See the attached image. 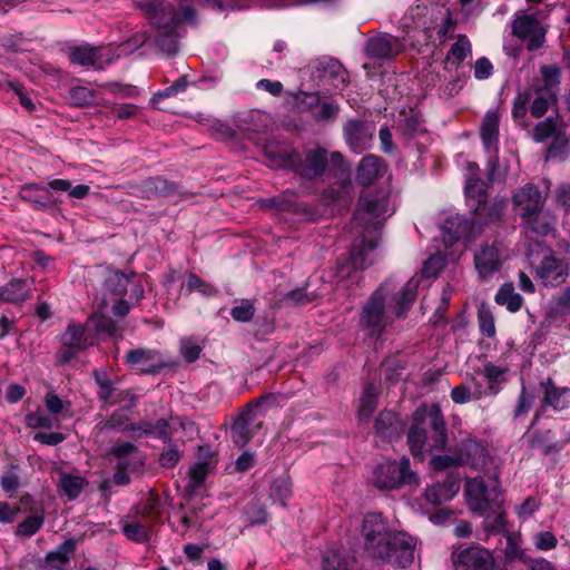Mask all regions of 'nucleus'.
<instances>
[{
  "instance_id": "obj_1",
  "label": "nucleus",
  "mask_w": 570,
  "mask_h": 570,
  "mask_svg": "<svg viewBox=\"0 0 570 570\" xmlns=\"http://www.w3.org/2000/svg\"><path fill=\"white\" fill-rule=\"evenodd\" d=\"M390 215L387 196L384 193L366 191L361 196L354 222L361 228L362 236L353 244L350 255V264L354 271L366 268L373 263L379 229Z\"/></svg>"
},
{
  "instance_id": "obj_2",
  "label": "nucleus",
  "mask_w": 570,
  "mask_h": 570,
  "mask_svg": "<svg viewBox=\"0 0 570 570\" xmlns=\"http://www.w3.org/2000/svg\"><path fill=\"white\" fill-rule=\"evenodd\" d=\"M469 508L485 518L487 527L501 530L505 527V512L502 509L500 482L495 475L469 479L465 483Z\"/></svg>"
},
{
  "instance_id": "obj_3",
  "label": "nucleus",
  "mask_w": 570,
  "mask_h": 570,
  "mask_svg": "<svg viewBox=\"0 0 570 570\" xmlns=\"http://www.w3.org/2000/svg\"><path fill=\"white\" fill-rule=\"evenodd\" d=\"M407 441L414 456L422 455L425 450L433 451L445 446L446 430L439 406H422L415 411Z\"/></svg>"
},
{
  "instance_id": "obj_4",
  "label": "nucleus",
  "mask_w": 570,
  "mask_h": 570,
  "mask_svg": "<svg viewBox=\"0 0 570 570\" xmlns=\"http://www.w3.org/2000/svg\"><path fill=\"white\" fill-rule=\"evenodd\" d=\"M146 40L147 37L144 33H137L128 41L119 45L116 52L110 48H95L88 45L76 46L70 48L69 59L75 65L104 69L120 57L136 51L146 42Z\"/></svg>"
},
{
  "instance_id": "obj_5",
  "label": "nucleus",
  "mask_w": 570,
  "mask_h": 570,
  "mask_svg": "<svg viewBox=\"0 0 570 570\" xmlns=\"http://www.w3.org/2000/svg\"><path fill=\"white\" fill-rule=\"evenodd\" d=\"M146 17L159 30L157 45L167 55H174L178 50L177 37L174 33L178 19L175 9L165 0H150L141 4Z\"/></svg>"
},
{
  "instance_id": "obj_6",
  "label": "nucleus",
  "mask_w": 570,
  "mask_h": 570,
  "mask_svg": "<svg viewBox=\"0 0 570 570\" xmlns=\"http://www.w3.org/2000/svg\"><path fill=\"white\" fill-rule=\"evenodd\" d=\"M373 483L382 490H394L404 484L417 485L416 475L410 470V461L402 458L399 462L385 461L373 472Z\"/></svg>"
},
{
  "instance_id": "obj_7",
  "label": "nucleus",
  "mask_w": 570,
  "mask_h": 570,
  "mask_svg": "<svg viewBox=\"0 0 570 570\" xmlns=\"http://www.w3.org/2000/svg\"><path fill=\"white\" fill-rule=\"evenodd\" d=\"M531 271L544 286H557L566 282L568 265L550 249L542 248L537 255L529 257Z\"/></svg>"
},
{
  "instance_id": "obj_8",
  "label": "nucleus",
  "mask_w": 570,
  "mask_h": 570,
  "mask_svg": "<svg viewBox=\"0 0 570 570\" xmlns=\"http://www.w3.org/2000/svg\"><path fill=\"white\" fill-rule=\"evenodd\" d=\"M541 83L534 88V99L530 107L533 117L543 116L556 104L560 85V69L554 65L541 67Z\"/></svg>"
},
{
  "instance_id": "obj_9",
  "label": "nucleus",
  "mask_w": 570,
  "mask_h": 570,
  "mask_svg": "<svg viewBox=\"0 0 570 570\" xmlns=\"http://www.w3.org/2000/svg\"><path fill=\"white\" fill-rule=\"evenodd\" d=\"M396 531H391L380 513H367L363 519L362 534L366 549L375 557L386 556V544Z\"/></svg>"
},
{
  "instance_id": "obj_10",
  "label": "nucleus",
  "mask_w": 570,
  "mask_h": 570,
  "mask_svg": "<svg viewBox=\"0 0 570 570\" xmlns=\"http://www.w3.org/2000/svg\"><path fill=\"white\" fill-rule=\"evenodd\" d=\"M417 540L406 532L397 531L392 540L386 544L387 554L377 556V558L401 568H407L420 559L416 550Z\"/></svg>"
},
{
  "instance_id": "obj_11",
  "label": "nucleus",
  "mask_w": 570,
  "mask_h": 570,
  "mask_svg": "<svg viewBox=\"0 0 570 570\" xmlns=\"http://www.w3.org/2000/svg\"><path fill=\"white\" fill-rule=\"evenodd\" d=\"M384 308V286H381L367 301L361 314V324L370 335H377L385 328L389 317Z\"/></svg>"
},
{
  "instance_id": "obj_12",
  "label": "nucleus",
  "mask_w": 570,
  "mask_h": 570,
  "mask_svg": "<svg viewBox=\"0 0 570 570\" xmlns=\"http://www.w3.org/2000/svg\"><path fill=\"white\" fill-rule=\"evenodd\" d=\"M504 252L500 243L484 244L474 253V268L481 279H488L498 273L504 262Z\"/></svg>"
},
{
  "instance_id": "obj_13",
  "label": "nucleus",
  "mask_w": 570,
  "mask_h": 570,
  "mask_svg": "<svg viewBox=\"0 0 570 570\" xmlns=\"http://www.w3.org/2000/svg\"><path fill=\"white\" fill-rule=\"evenodd\" d=\"M512 33L525 43L528 50L533 51L542 47L546 30L534 16L521 14L512 22Z\"/></svg>"
},
{
  "instance_id": "obj_14",
  "label": "nucleus",
  "mask_w": 570,
  "mask_h": 570,
  "mask_svg": "<svg viewBox=\"0 0 570 570\" xmlns=\"http://www.w3.org/2000/svg\"><path fill=\"white\" fill-rule=\"evenodd\" d=\"M262 404L263 400H257L244 410L232 425L230 435L236 445H246L254 432L261 429L262 422L258 420V409Z\"/></svg>"
},
{
  "instance_id": "obj_15",
  "label": "nucleus",
  "mask_w": 570,
  "mask_h": 570,
  "mask_svg": "<svg viewBox=\"0 0 570 570\" xmlns=\"http://www.w3.org/2000/svg\"><path fill=\"white\" fill-rule=\"evenodd\" d=\"M453 561L456 569L461 570H497L492 553L479 546L455 552Z\"/></svg>"
},
{
  "instance_id": "obj_16",
  "label": "nucleus",
  "mask_w": 570,
  "mask_h": 570,
  "mask_svg": "<svg viewBox=\"0 0 570 570\" xmlns=\"http://www.w3.org/2000/svg\"><path fill=\"white\" fill-rule=\"evenodd\" d=\"M544 199L533 184H527L512 196L513 209L522 218V222L531 217L543 207Z\"/></svg>"
},
{
  "instance_id": "obj_17",
  "label": "nucleus",
  "mask_w": 570,
  "mask_h": 570,
  "mask_svg": "<svg viewBox=\"0 0 570 570\" xmlns=\"http://www.w3.org/2000/svg\"><path fill=\"white\" fill-rule=\"evenodd\" d=\"M479 167L476 164H469L466 167L465 195L470 208L480 213L487 204L485 185L478 178Z\"/></svg>"
},
{
  "instance_id": "obj_18",
  "label": "nucleus",
  "mask_w": 570,
  "mask_h": 570,
  "mask_svg": "<svg viewBox=\"0 0 570 570\" xmlns=\"http://www.w3.org/2000/svg\"><path fill=\"white\" fill-rule=\"evenodd\" d=\"M157 500L150 498L147 500L146 507L141 509V514L146 515L147 522H131L122 527L125 535L136 542H146L149 540L153 530L151 523L157 519L158 512L155 510Z\"/></svg>"
},
{
  "instance_id": "obj_19",
  "label": "nucleus",
  "mask_w": 570,
  "mask_h": 570,
  "mask_svg": "<svg viewBox=\"0 0 570 570\" xmlns=\"http://www.w3.org/2000/svg\"><path fill=\"white\" fill-rule=\"evenodd\" d=\"M32 283L23 278H11L0 286V306L2 304L22 305L32 297Z\"/></svg>"
},
{
  "instance_id": "obj_20",
  "label": "nucleus",
  "mask_w": 570,
  "mask_h": 570,
  "mask_svg": "<svg viewBox=\"0 0 570 570\" xmlns=\"http://www.w3.org/2000/svg\"><path fill=\"white\" fill-rule=\"evenodd\" d=\"M344 138L348 147L356 154L368 148L372 131L367 125L360 120H348L343 127Z\"/></svg>"
},
{
  "instance_id": "obj_21",
  "label": "nucleus",
  "mask_w": 570,
  "mask_h": 570,
  "mask_svg": "<svg viewBox=\"0 0 570 570\" xmlns=\"http://www.w3.org/2000/svg\"><path fill=\"white\" fill-rule=\"evenodd\" d=\"M317 71L322 79L327 81L334 91L342 90L347 83L348 75L342 63L335 59H321L317 62Z\"/></svg>"
},
{
  "instance_id": "obj_22",
  "label": "nucleus",
  "mask_w": 570,
  "mask_h": 570,
  "mask_svg": "<svg viewBox=\"0 0 570 570\" xmlns=\"http://www.w3.org/2000/svg\"><path fill=\"white\" fill-rule=\"evenodd\" d=\"M500 116L495 110H489L481 124L480 136L487 153L497 155L499 150Z\"/></svg>"
},
{
  "instance_id": "obj_23",
  "label": "nucleus",
  "mask_w": 570,
  "mask_h": 570,
  "mask_svg": "<svg viewBox=\"0 0 570 570\" xmlns=\"http://www.w3.org/2000/svg\"><path fill=\"white\" fill-rule=\"evenodd\" d=\"M127 363L144 373L155 372L161 366V360L157 352L150 350H131L126 355Z\"/></svg>"
},
{
  "instance_id": "obj_24",
  "label": "nucleus",
  "mask_w": 570,
  "mask_h": 570,
  "mask_svg": "<svg viewBox=\"0 0 570 570\" xmlns=\"http://www.w3.org/2000/svg\"><path fill=\"white\" fill-rule=\"evenodd\" d=\"M327 163V151L325 149H311L306 151L305 158L299 165V171L307 178H314L324 174Z\"/></svg>"
},
{
  "instance_id": "obj_25",
  "label": "nucleus",
  "mask_w": 570,
  "mask_h": 570,
  "mask_svg": "<svg viewBox=\"0 0 570 570\" xmlns=\"http://www.w3.org/2000/svg\"><path fill=\"white\" fill-rule=\"evenodd\" d=\"M459 490V481L448 478L443 483L438 482L429 487L424 492V497L429 503L439 505L454 498Z\"/></svg>"
},
{
  "instance_id": "obj_26",
  "label": "nucleus",
  "mask_w": 570,
  "mask_h": 570,
  "mask_svg": "<svg viewBox=\"0 0 570 570\" xmlns=\"http://www.w3.org/2000/svg\"><path fill=\"white\" fill-rule=\"evenodd\" d=\"M322 570H358V564L346 551L331 549L322 557Z\"/></svg>"
},
{
  "instance_id": "obj_27",
  "label": "nucleus",
  "mask_w": 570,
  "mask_h": 570,
  "mask_svg": "<svg viewBox=\"0 0 570 570\" xmlns=\"http://www.w3.org/2000/svg\"><path fill=\"white\" fill-rule=\"evenodd\" d=\"M118 404L121 410L120 412L114 413L105 423L106 429L121 428L128 420V412L135 406L136 397L129 391L121 390L117 393Z\"/></svg>"
},
{
  "instance_id": "obj_28",
  "label": "nucleus",
  "mask_w": 570,
  "mask_h": 570,
  "mask_svg": "<svg viewBox=\"0 0 570 570\" xmlns=\"http://www.w3.org/2000/svg\"><path fill=\"white\" fill-rule=\"evenodd\" d=\"M385 173L384 163L376 156H366L357 168V180L362 185H370Z\"/></svg>"
},
{
  "instance_id": "obj_29",
  "label": "nucleus",
  "mask_w": 570,
  "mask_h": 570,
  "mask_svg": "<svg viewBox=\"0 0 570 570\" xmlns=\"http://www.w3.org/2000/svg\"><path fill=\"white\" fill-rule=\"evenodd\" d=\"M421 277L415 275L404 285L403 289L394 297V313L397 317H401L412 305L416 289L420 285Z\"/></svg>"
},
{
  "instance_id": "obj_30",
  "label": "nucleus",
  "mask_w": 570,
  "mask_h": 570,
  "mask_svg": "<svg viewBox=\"0 0 570 570\" xmlns=\"http://www.w3.org/2000/svg\"><path fill=\"white\" fill-rule=\"evenodd\" d=\"M112 454L118 459L121 469H137L142 464L138 450L129 442L116 445Z\"/></svg>"
},
{
  "instance_id": "obj_31",
  "label": "nucleus",
  "mask_w": 570,
  "mask_h": 570,
  "mask_svg": "<svg viewBox=\"0 0 570 570\" xmlns=\"http://www.w3.org/2000/svg\"><path fill=\"white\" fill-rule=\"evenodd\" d=\"M523 225L525 228L539 235H548L553 230L554 218L543 208H540L534 215L524 219Z\"/></svg>"
},
{
  "instance_id": "obj_32",
  "label": "nucleus",
  "mask_w": 570,
  "mask_h": 570,
  "mask_svg": "<svg viewBox=\"0 0 570 570\" xmlns=\"http://www.w3.org/2000/svg\"><path fill=\"white\" fill-rule=\"evenodd\" d=\"M505 372L507 370L504 367L497 366L492 363H487L480 371V374L487 381L488 393H490V395H497L501 391L502 384L505 381Z\"/></svg>"
},
{
  "instance_id": "obj_33",
  "label": "nucleus",
  "mask_w": 570,
  "mask_h": 570,
  "mask_svg": "<svg viewBox=\"0 0 570 570\" xmlns=\"http://www.w3.org/2000/svg\"><path fill=\"white\" fill-rule=\"evenodd\" d=\"M69 97L72 105L77 107H89L102 105L109 107L107 101H99L97 94L88 87L77 86L69 90Z\"/></svg>"
},
{
  "instance_id": "obj_34",
  "label": "nucleus",
  "mask_w": 570,
  "mask_h": 570,
  "mask_svg": "<svg viewBox=\"0 0 570 570\" xmlns=\"http://www.w3.org/2000/svg\"><path fill=\"white\" fill-rule=\"evenodd\" d=\"M544 403L554 410H563L570 404V389H558L548 380L544 384Z\"/></svg>"
},
{
  "instance_id": "obj_35",
  "label": "nucleus",
  "mask_w": 570,
  "mask_h": 570,
  "mask_svg": "<svg viewBox=\"0 0 570 570\" xmlns=\"http://www.w3.org/2000/svg\"><path fill=\"white\" fill-rule=\"evenodd\" d=\"M86 484V480L80 475L67 472L59 473V487L69 500L78 498Z\"/></svg>"
},
{
  "instance_id": "obj_36",
  "label": "nucleus",
  "mask_w": 570,
  "mask_h": 570,
  "mask_svg": "<svg viewBox=\"0 0 570 570\" xmlns=\"http://www.w3.org/2000/svg\"><path fill=\"white\" fill-rule=\"evenodd\" d=\"M495 302L499 305L507 306L510 312H517L521 308L523 298L515 293L512 284H504L495 294Z\"/></svg>"
},
{
  "instance_id": "obj_37",
  "label": "nucleus",
  "mask_w": 570,
  "mask_h": 570,
  "mask_svg": "<svg viewBox=\"0 0 570 570\" xmlns=\"http://www.w3.org/2000/svg\"><path fill=\"white\" fill-rule=\"evenodd\" d=\"M135 275H131V277L127 274H124L118 271H112L108 274L105 287L106 291L109 292L112 295H124L128 291V286L134 283L132 278Z\"/></svg>"
},
{
  "instance_id": "obj_38",
  "label": "nucleus",
  "mask_w": 570,
  "mask_h": 570,
  "mask_svg": "<svg viewBox=\"0 0 570 570\" xmlns=\"http://www.w3.org/2000/svg\"><path fill=\"white\" fill-rule=\"evenodd\" d=\"M62 343L65 346L80 351L87 346V337L85 336V328L80 324L68 325L62 335Z\"/></svg>"
},
{
  "instance_id": "obj_39",
  "label": "nucleus",
  "mask_w": 570,
  "mask_h": 570,
  "mask_svg": "<svg viewBox=\"0 0 570 570\" xmlns=\"http://www.w3.org/2000/svg\"><path fill=\"white\" fill-rule=\"evenodd\" d=\"M468 228V223L459 217L448 219L441 227V235L446 246L459 240L461 234Z\"/></svg>"
},
{
  "instance_id": "obj_40",
  "label": "nucleus",
  "mask_w": 570,
  "mask_h": 570,
  "mask_svg": "<svg viewBox=\"0 0 570 570\" xmlns=\"http://www.w3.org/2000/svg\"><path fill=\"white\" fill-rule=\"evenodd\" d=\"M43 523V511L32 513L17 525L14 533L17 537L30 538L42 528Z\"/></svg>"
},
{
  "instance_id": "obj_41",
  "label": "nucleus",
  "mask_w": 570,
  "mask_h": 570,
  "mask_svg": "<svg viewBox=\"0 0 570 570\" xmlns=\"http://www.w3.org/2000/svg\"><path fill=\"white\" fill-rule=\"evenodd\" d=\"M471 55V43L465 36H459L446 55V62L459 67Z\"/></svg>"
},
{
  "instance_id": "obj_42",
  "label": "nucleus",
  "mask_w": 570,
  "mask_h": 570,
  "mask_svg": "<svg viewBox=\"0 0 570 570\" xmlns=\"http://www.w3.org/2000/svg\"><path fill=\"white\" fill-rule=\"evenodd\" d=\"M376 392L373 385H367L360 400L358 417L368 421L376 409Z\"/></svg>"
},
{
  "instance_id": "obj_43",
  "label": "nucleus",
  "mask_w": 570,
  "mask_h": 570,
  "mask_svg": "<svg viewBox=\"0 0 570 570\" xmlns=\"http://www.w3.org/2000/svg\"><path fill=\"white\" fill-rule=\"evenodd\" d=\"M75 549H76V542L71 539L66 540L56 550L48 553L47 561L52 567L60 568L65 563H67V561L70 558V554L75 551Z\"/></svg>"
},
{
  "instance_id": "obj_44",
  "label": "nucleus",
  "mask_w": 570,
  "mask_h": 570,
  "mask_svg": "<svg viewBox=\"0 0 570 570\" xmlns=\"http://www.w3.org/2000/svg\"><path fill=\"white\" fill-rule=\"evenodd\" d=\"M561 126L562 122L559 118H548L534 127L533 138L537 142H543L551 139Z\"/></svg>"
},
{
  "instance_id": "obj_45",
  "label": "nucleus",
  "mask_w": 570,
  "mask_h": 570,
  "mask_svg": "<svg viewBox=\"0 0 570 570\" xmlns=\"http://www.w3.org/2000/svg\"><path fill=\"white\" fill-rule=\"evenodd\" d=\"M212 468V461H199L190 468L188 489L191 492L196 491L203 484Z\"/></svg>"
},
{
  "instance_id": "obj_46",
  "label": "nucleus",
  "mask_w": 570,
  "mask_h": 570,
  "mask_svg": "<svg viewBox=\"0 0 570 570\" xmlns=\"http://www.w3.org/2000/svg\"><path fill=\"white\" fill-rule=\"evenodd\" d=\"M366 51L374 58H387L393 55L392 41L389 37H379L370 40Z\"/></svg>"
},
{
  "instance_id": "obj_47",
  "label": "nucleus",
  "mask_w": 570,
  "mask_h": 570,
  "mask_svg": "<svg viewBox=\"0 0 570 570\" xmlns=\"http://www.w3.org/2000/svg\"><path fill=\"white\" fill-rule=\"evenodd\" d=\"M184 287L186 288V291L188 293L196 291L206 297L215 296L218 293L217 288L215 286L206 283L205 281H203L202 278H199L197 275H195L193 273H189L187 275V279H186Z\"/></svg>"
},
{
  "instance_id": "obj_48",
  "label": "nucleus",
  "mask_w": 570,
  "mask_h": 570,
  "mask_svg": "<svg viewBox=\"0 0 570 570\" xmlns=\"http://www.w3.org/2000/svg\"><path fill=\"white\" fill-rule=\"evenodd\" d=\"M478 321L480 331L488 337H492L495 334L494 317L491 311L485 306L481 305L478 312Z\"/></svg>"
},
{
  "instance_id": "obj_49",
  "label": "nucleus",
  "mask_w": 570,
  "mask_h": 570,
  "mask_svg": "<svg viewBox=\"0 0 570 570\" xmlns=\"http://www.w3.org/2000/svg\"><path fill=\"white\" fill-rule=\"evenodd\" d=\"M254 313V305L248 299L237 301L230 311V315L236 322H249L253 318Z\"/></svg>"
},
{
  "instance_id": "obj_50",
  "label": "nucleus",
  "mask_w": 570,
  "mask_h": 570,
  "mask_svg": "<svg viewBox=\"0 0 570 570\" xmlns=\"http://www.w3.org/2000/svg\"><path fill=\"white\" fill-rule=\"evenodd\" d=\"M27 425L32 429H51L57 425L58 420L52 415H47L42 411L29 414L26 417Z\"/></svg>"
},
{
  "instance_id": "obj_51",
  "label": "nucleus",
  "mask_w": 570,
  "mask_h": 570,
  "mask_svg": "<svg viewBox=\"0 0 570 570\" xmlns=\"http://www.w3.org/2000/svg\"><path fill=\"white\" fill-rule=\"evenodd\" d=\"M445 266V257L441 254H434L429 257V259L424 263L422 268V276L426 278H433L439 275V273Z\"/></svg>"
},
{
  "instance_id": "obj_52",
  "label": "nucleus",
  "mask_w": 570,
  "mask_h": 570,
  "mask_svg": "<svg viewBox=\"0 0 570 570\" xmlns=\"http://www.w3.org/2000/svg\"><path fill=\"white\" fill-rule=\"evenodd\" d=\"M291 482L288 479L276 480L271 488V498L274 501L285 505L286 500L291 497Z\"/></svg>"
},
{
  "instance_id": "obj_53",
  "label": "nucleus",
  "mask_w": 570,
  "mask_h": 570,
  "mask_svg": "<svg viewBox=\"0 0 570 570\" xmlns=\"http://www.w3.org/2000/svg\"><path fill=\"white\" fill-rule=\"evenodd\" d=\"M469 458L460 454L456 456L451 455H435L431 460V465L436 470H444L453 465L469 463Z\"/></svg>"
},
{
  "instance_id": "obj_54",
  "label": "nucleus",
  "mask_w": 570,
  "mask_h": 570,
  "mask_svg": "<svg viewBox=\"0 0 570 570\" xmlns=\"http://www.w3.org/2000/svg\"><path fill=\"white\" fill-rule=\"evenodd\" d=\"M551 139L552 141L548 149V157H557L564 151L569 142V137L561 126Z\"/></svg>"
},
{
  "instance_id": "obj_55",
  "label": "nucleus",
  "mask_w": 570,
  "mask_h": 570,
  "mask_svg": "<svg viewBox=\"0 0 570 570\" xmlns=\"http://www.w3.org/2000/svg\"><path fill=\"white\" fill-rule=\"evenodd\" d=\"M340 107L334 102H321L318 109L313 114V118L317 121H328L336 118Z\"/></svg>"
},
{
  "instance_id": "obj_56",
  "label": "nucleus",
  "mask_w": 570,
  "mask_h": 570,
  "mask_svg": "<svg viewBox=\"0 0 570 570\" xmlns=\"http://www.w3.org/2000/svg\"><path fill=\"white\" fill-rule=\"evenodd\" d=\"M308 287H309V283L306 284V286L304 288H298V289H294V291L289 292L286 295V299L296 305H304L308 302L314 301L320 295L308 292Z\"/></svg>"
},
{
  "instance_id": "obj_57",
  "label": "nucleus",
  "mask_w": 570,
  "mask_h": 570,
  "mask_svg": "<svg viewBox=\"0 0 570 570\" xmlns=\"http://www.w3.org/2000/svg\"><path fill=\"white\" fill-rule=\"evenodd\" d=\"M45 189L46 188L39 184L29 183V184H24L21 187L20 195L27 202L45 206L46 202L39 195H37V191L45 190Z\"/></svg>"
},
{
  "instance_id": "obj_58",
  "label": "nucleus",
  "mask_w": 570,
  "mask_h": 570,
  "mask_svg": "<svg viewBox=\"0 0 570 570\" xmlns=\"http://www.w3.org/2000/svg\"><path fill=\"white\" fill-rule=\"evenodd\" d=\"M451 397L456 404H465L470 401L474 400V395L472 393V387L466 382L454 386L451 391Z\"/></svg>"
},
{
  "instance_id": "obj_59",
  "label": "nucleus",
  "mask_w": 570,
  "mask_h": 570,
  "mask_svg": "<svg viewBox=\"0 0 570 570\" xmlns=\"http://www.w3.org/2000/svg\"><path fill=\"white\" fill-rule=\"evenodd\" d=\"M205 3L210 8L222 11L245 9L248 7L247 0H205Z\"/></svg>"
},
{
  "instance_id": "obj_60",
  "label": "nucleus",
  "mask_w": 570,
  "mask_h": 570,
  "mask_svg": "<svg viewBox=\"0 0 570 570\" xmlns=\"http://www.w3.org/2000/svg\"><path fill=\"white\" fill-rule=\"evenodd\" d=\"M101 87L109 90L112 94L119 95L122 98H131L137 97L139 95V90L135 86L130 85L109 82L101 85Z\"/></svg>"
},
{
  "instance_id": "obj_61",
  "label": "nucleus",
  "mask_w": 570,
  "mask_h": 570,
  "mask_svg": "<svg viewBox=\"0 0 570 570\" xmlns=\"http://www.w3.org/2000/svg\"><path fill=\"white\" fill-rule=\"evenodd\" d=\"M558 540L550 531H542L534 535V546L542 551L552 550L557 547Z\"/></svg>"
},
{
  "instance_id": "obj_62",
  "label": "nucleus",
  "mask_w": 570,
  "mask_h": 570,
  "mask_svg": "<svg viewBox=\"0 0 570 570\" xmlns=\"http://www.w3.org/2000/svg\"><path fill=\"white\" fill-rule=\"evenodd\" d=\"M167 422L165 420H159L156 425H153L151 423H145L142 428H135L131 426V431H140L145 434H157L161 439H167Z\"/></svg>"
},
{
  "instance_id": "obj_63",
  "label": "nucleus",
  "mask_w": 570,
  "mask_h": 570,
  "mask_svg": "<svg viewBox=\"0 0 570 570\" xmlns=\"http://www.w3.org/2000/svg\"><path fill=\"white\" fill-rule=\"evenodd\" d=\"M180 351L184 358L188 362H194L200 354V346L191 340H183L180 344Z\"/></svg>"
},
{
  "instance_id": "obj_64",
  "label": "nucleus",
  "mask_w": 570,
  "mask_h": 570,
  "mask_svg": "<svg viewBox=\"0 0 570 570\" xmlns=\"http://www.w3.org/2000/svg\"><path fill=\"white\" fill-rule=\"evenodd\" d=\"M396 422V416L393 412H381L375 420V429L377 433L385 434L386 430Z\"/></svg>"
}]
</instances>
